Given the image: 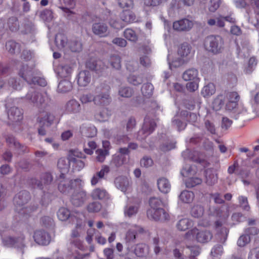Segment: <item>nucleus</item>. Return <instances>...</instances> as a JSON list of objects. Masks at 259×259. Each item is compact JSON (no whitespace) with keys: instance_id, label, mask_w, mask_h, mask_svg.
<instances>
[{"instance_id":"9b49d317","label":"nucleus","mask_w":259,"mask_h":259,"mask_svg":"<svg viewBox=\"0 0 259 259\" xmlns=\"http://www.w3.org/2000/svg\"><path fill=\"white\" fill-rule=\"evenodd\" d=\"M129 150L127 148H121L118 150V153L114 154L110 162L111 168H118L121 166L126 161L125 154H128Z\"/></svg>"},{"instance_id":"774afa93","label":"nucleus","mask_w":259,"mask_h":259,"mask_svg":"<svg viewBox=\"0 0 259 259\" xmlns=\"http://www.w3.org/2000/svg\"><path fill=\"white\" fill-rule=\"evenodd\" d=\"M256 64V60L254 58H250L248 61V66L244 70L246 73H251Z\"/></svg>"},{"instance_id":"864d4df0","label":"nucleus","mask_w":259,"mask_h":259,"mask_svg":"<svg viewBox=\"0 0 259 259\" xmlns=\"http://www.w3.org/2000/svg\"><path fill=\"white\" fill-rule=\"evenodd\" d=\"M119 95L124 98H129L133 94V91L131 89L126 87H121L118 91Z\"/></svg>"},{"instance_id":"de8ad7c7","label":"nucleus","mask_w":259,"mask_h":259,"mask_svg":"<svg viewBox=\"0 0 259 259\" xmlns=\"http://www.w3.org/2000/svg\"><path fill=\"white\" fill-rule=\"evenodd\" d=\"M154 88L150 83L144 84L141 89L143 95L145 97H150L152 95Z\"/></svg>"},{"instance_id":"052dcab7","label":"nucleus","mask_w":259,"mask_h":259,"mask_svg":"<svg viewBox=\"0 0 259 259\" xmlns=\"http://www.w3.org/2000/svg\"><path fill=\"white\" fill-rule=\"evenodd\" d=\"M111 65L113 68L116 69H119L120 68V59L118 56H113L110 59Z\"/></svg>"},{"instance_id":"393cba45","label":"nucleus","mask_w":259,"mask_h":259,"mask_svg":"<svg viewBox=\"0 0 259 259\" xmlns=\"http://www.w3.org/2000/svg\"><path fill=\"white\" fill-rule=\"evenodd\" d=\"M138 208L139 202L138 201L136 200L133 203H132L131 201L129 200L124 208V214L128 217L134 215L137 213Z\"/></svg>"},{"instance_id":"20e7f679","label":"nucleus","mask_w":259,"mask_h":259,"mask_svg":"<svg viewBox=\"0 0 259 259\" xmlns=\"http://www.w3.org/2000/svg\"><path fill=\"white\" fill-rule=\"evenodd\" d=\"M150 208L147 210V217L155 221H165L168 219V214L162 208V200L155 197H151L149 200Z\"/></svg>"},{"instance_id":"c85d7f7f","label":"nucleus","mask_w":259,"mask_h":259,"mask_svg":"<svg viewBox=\"0 0 259 259\" xmlns=\"http://www.w3.org/2000/svg\"><path fill=\"white\" fill-rule=\"evenodd\" d=\"M188 115V112L185 111L183 114L182 113L181 114V119H180V117L178 114L175 116L172 120V123L174 125L176 126L179 131L183 130L186 127V123L183 121L182 120H185V116H187Z\"/></svg>"},{"instance_id":"dca6fc26","label":"nucleus","mask_w":259,"mask_h":259,"mask_svg":"<svg viewBox=\"0 0 259 259\" xmlns=\"http://www.w3.org/2000/svg\"><path fill=\"white\" fill-rule=\"evenodd\" d=\"M193 21L188 19H182L173 23V28L177 31H188L193 26Z\"/></svg>"},{"instance_id":"37998d69","label":"nucleus","mask_w":259,"mask_h":259,"mask_svg":"<svg viewBox=\"0 0 259 259\" xmlns=\"http://www.w3.org/2000/svg\"><path fill=\"white\" fill-rule=\"evenodd\" d=\"M55 71L59 76L62 77H67L72 71L71 67L69 65L58 67L55 69Z\"/></svg>"},{"instance_id":"412c9836","label":"nucleus","mask_w":259,"mask_h":259,"mask_svg":"<svg viewBox=\"0 0 259 259\" xmlns=\"http://www.w3.org/2000/svg\"><path fill=\"white\" fill-rule=\"evenodd\" d=\"M91 75L89 71L84 70L80 71L77 76V81L80 87H86L91 81Z\"/></svg>"},{"instance_id":"4d7b16f0","label":"nucleus","mask_w":259,"mask_h":259,"mask_svg":"<svg viewBox=\"0 0 259 259\" xmlns=\"http://www.w3.org/2000/svg\"><path fill=\"white\" fill-rule=\"evenodd\" d=\"M101 208V205L100 203L94 202L90 203L87 207V209L90 212H96Z\"/></svg>"},{"instance_id":"5fc2aeb1","label":"nucleus","mask_w":259,"mask_h":259,"mask_svg":"<svg viewBox=\"0 0 259 259\" xmlns=\"http://www.w3.org/2000/svg\"><path fill=\"white\" fill-rule=\"evenodd\" d=\"M200 79L189 81L186 84V88L189 92H193L198 90Z\"/></svg>"},{"instance_id":"f8f14e48","label":"nucleus","mask_w":259,"mask_h":259,"mask_svg":"<svg viewBox=\"0 0 259 259\" xmlns=\"http://www.w3.org/2000/svg\"><path fill=\"white\" fill-rule=\"evenodd\" d=\"M114 184L117 189L124 194H127L132 191V181L125 176H119L115 178Z\"/></svg>"},{"instance_id":"4468645a","label":"nucleus","mask_w":259,"mask_h":259,"mask_svg":"<svg viewBox=\"0 0 259 259\" xmlns=\"http://www.w3.org/2000/svg\"><path fill=\"white\" fill-rule=\"evenodd\" d=\"M155 126V123L153 120L146 118L142 130L138 133L137 139L141 140L145 138L154 131Z\"/></svg>"},{"instance_id":"c03bdc74","label":"nucleus","mask_w":259,"mask_h":259,"mask_svg":"<svg viewBox=\"0 0 259 259\" xmlns=\"http://www.w3.org/2000/svg\"><path fill=\"white\" fill-rule=\"evenodd\" d=\"M148 247L146 244H140L136 246L135 249V253L137 256L142 257L148 254Z\"/></svg>"},{"instance_id":"49530a36","label":"nucleus","mask_w":259,"mask_h":259,"mask_svg":"<svg viewBox=\"0 0 259 259\" xmlns=\"http://www.w3.org/2000/svg\"><path fill=\"white\" fill-rule=\"evenodd\" d=\"M109 116L110 114L107 109L104 108L95 115V118L99 121L104 122L108 119Z\"/></svg>"},{"instance_id":"69168bd1","label":"nucleus","mask_w":259,"mask_h":259,"mask_svg":"<svg viewBox=\"0 0 259 259\" xmlns=\"http://www.w3.org/2000/svg\"><path fill=\"white\" fill-rule=\"evenodd\" d=\"M140 164L142 166L147 168L152 166L153 161L150 157L145 156L141 160Z\"/></svg>"},{"instance_id":"7ed1b4c3","label":"nucleus","mask_w":259,"mask_h":259,"mask_svg":"<svg viewBox=\"0 0 259 259\" xmlns=\"http://www.w3.org/2000/svg\"><path fill=\"white\" fill-rule=\"evenodd\" d=\"M214 217L218 218L215 222V229L217 231V237L221 242H224L226 240L229 232L228 229L224 226L228 215L220 209L217 210L215 212L209 216V220L206 219L200 220L198 223V226L203 227L210 226V221H212Z\"/></svg>"},{"instance_id":"0eeeda50","label":"nucleus","mask_w":259,"mask_h":259,"mask_svg":"<svg viewBox=\"0 0 259 259\" xmlns=\"http://www.w3.org/2000/svg\"><path fill=\"white\" fill-rule=\"evenodd\" d=\"M79 100L82 104H86L93 101L97 105L105 106L109 103L110 98L108 93L97 95L96 91L95 95L91 93L83 94L80 96Z\"/></svg>"},{"instance_id":"09e8293b","label":"nucleus","mask_w":259,"mask_h":259,"mask_svg":"<svg viewBox=\"0 0 259 259\" xmlns=\"http://www.w3.org/2000/svg\"><path fill=\"white\" fill-rule=\"evenodd\" d=\"M7 50L11 53H15L19 51V45L16 42L11 40L6 43Z\"/></svg>"},{"instance_id":"6ab92c4d","label":"nucleus","mask_w":259,"mask_h":259,"mask_svg":"<svg viewBox=\"0 0 259 259\" xmlns=\"http://www.w3.org/2000/svg\"><path fill=\"white\" fill-rule=\"evenodd\" d=\"M93 33L100 37H105L108 35L109 32L107 26L103 23H95L92 26Z\"/></svg>"},{"instance_id":"cd10ccee","label":"nucleus","mask_w":259,"mask_h":259,"mask_svg":"<svg viewBox=\"0 0 259 259\" xmlns=\"http://www.w3.org/2000/svg\"><path fill=\"white\" fill-rule=\"evenodd\" d=\"M86 200L85 193L83 191H80L75 194H73L71 198L72 204L76 206H79Z\"/></svg>"},{"instance_id":"f257e3e1","label":"nucleus","mask_w":259,"mask_h":259,"mask_svg":"<svg viewBox=\"0 0 259 259\" xmlns=\"http://www.w3.org/2000/svg\"><path fill=\"white\" fill-rule=\"evenodd\" d=\"M70 163V155L68 158H60L58 162V167L60 169L61 175L58 179V189L62 193L67 194L71 192L73 187L80 188L83 184L80 179H75L70 181L65 177V174L67 173Z\"/></svg>"},{"instance_id":"a19ab883","label":"nucleus","mask_w":259,"mask_h":259,"mask_svg":"<svg viewBox=\"0 0 259 259\" xmlns=\"http://www.w3.org/2000/svg\"><path fill=\"white\" fill-rule=\"evenodd\" d=\"M57 217L59 220L66 221L69 218L73 219V217L70 215V211L65 207H61L57 212Z\"/></svg>"},{"instance_id":"5701e85b","label":"nucleus","mask_w":259,"mask_h":259,"mask_svg":"<svg viewBox=\"0 0 259 259\" xmlns=\"http://www.w3.org/2000/svg\"><path fill=\"white\" fill-rule=\"evenodd\" d=\"M124 225L126 226V228L129 229L128 232L126 235V240L127 242H132L136 238V233L135 231H137L139 233H141L143 231V228L137 226H131L125 224Z\"/></svg>"},{"instance_id":"0e129e2a","label":"nucleus","mask_w":259,"mask_h":259,"mask_svg":"<svg viewBox=\"0 0 259 259\" xmlns=\"http://www.w3.org/2000/svg\"><path fill=\"white\" fill-rule=\"evenodd\" d=\"M237 102V101H234V100L228 101L226 104V109L228 111H231L233 114L234 112H236V109L238 106Z\"/></svg>"},{"instance_id":"3c124183","label":"nucleus","mask_w":259,"mask_h":259,"mask_svg":"<svg viewBox=\"0 0 259 259\" xmlns=\"http://www.w3.org/2000/svg\"><path fill=\"white\" fill-rule=\"evenodd\" d=\"M124 37L128 40L135 41L137 40L138 37L135 32L130 28L126 29L124 32Z\"/></svg>"},{"instance_id":"9d476101","label":"nucleus","mask_w":259,"mask_h":259,"mask_svg":"<svg viewBox=\"0 0 259 259\" xmlns=\"http://www.w3.org/2000/svg\"><path fill=\"white\" fill-rule=\"evenodd\" d=\"M26 98L38 107H45L48 104L50 101V99L45 92L39 93L38 92L33 93L31 91H29L26 96Z\"/></svg>"},{"instance_id":"c9c22d12","label":"nucleus","mask_w":259,"mask_h":259,"mask_svg":"<svg viewBox=\"0 0 259 259\" xmlns=\"http://www.w3.org/2000/svg\"><path fill=\"white\" fill-rule=\"evenodd\" d=\"M215 90L214 84L209 83L203 88L201 94L205 98H209L215 93Z\"/></svg>"},{"instance_id":"6e6552de","label":"nucleus","mask_w":259,"mask_h":259,"mask_svg":"<svg viewBox=\"0 0 259 259\" xmlns=\"http://www.w3.org/2000/svg\"><path fill=\"white\" fill-rule=\"evenodd\" d=\"M190 53L191 49L189 45L187 44H184L179 48L178 52V55L181 58L179 59L178 60H172L171 61L170 54L168 51L167 61L169 68L172 69V68L177 67L187 61L190 57Z\"/></svg>"},{"instance_id":"473e14b6","label":"nucleus","mask_w":259,"mask_h":259,"mask_svg":"<svg viewBox=\"0 0 259 259\" xmlns=\"http://www.w3.org/2000/svg\"><path fill=\"white\" fill-rule=\"evenodd\" d=\"M72 89V83L67 79L60 81L58 86V91L60 93H66L70 91Z\"/></svg>"},{"instance_id":"338daca9","label":"nucleus","mask_w":259,"mask_h":259,"mask_svg":"<svg viewBox=\"0 0 259 259\" xmlns=\"http://www.w3.org/2000/svg\"><path fill=\"white\" fill-rule=\"evenodd\" d=\"M221 0H210L208 10L210 12H215L219 7Z\"/></svg>"},{"instance_id":"f3484780","label":"nucleus","mask_w":259,"mask_h":259,"mask_svg":"<svg viewBox=\"0 0 259 259\" xmlns=\"http://www.w3.org/2000/svg\"><path fill=\"white\" fill-rule=\"evenodd\" d=\"M34 241L39 245H47L51 241L49 234L44 230H37L33 236Z\"/></svg>"},{"instance_id":"e433bc0d","label":"nucleus","mask_w":259,"mask_h":259,"mask_svg":"<svg viewBox=\"0 0 259 259\" xmlns=\"http://www.w3.org/2000/svg\"><path fill=\"white\" fill-rule=\"evenodd\" d=\"M225 96L220 94L217 96L212 102V108L215 111L220 110L224 105Z\"/></svg>"},{"instance_id":"58836bf2","label":"nucleus","mask_w":259,"mask_h":259,"mask_svg":"<svg viewBox=\"0 0 259 259\" xmlns=\"http://www.w3.org/2000/svg\"><path fill=\"white\" fill-rule=\"evenodd\" d=\"M193 224V222L189 219H182L177 224V227L180 231H185Z\"/></svg>"},{"instance_id":"72a5a7b5","label":"nucleus","mask_w":259,"mask_h":259,"mask_svg":"<svg viewBox=\"0 0 259 259\" xmlns=\"http://www.w3.org/2000/svg\"><path fill=\"white\" fill-rule=\"evenodd\" d=\"M206 183L208 185L214 184L218 180V177L215 171L211 169L205 170Z\"/></svg>"},{"instance_id":"423d86ee","label":"nucleus","mask_w":259,"mask_h":259,"mask_svg":"<svg viewBox=\"0 0 259 259\" xmlns=\"http://www.w3.org/2000/svg\"><path fill=\"white\" fill-rule=\"evenodd\" d=\"M181 172L185 178L187 187H193L202 183L201 179L197 176V167L195 165L186 164Z\"/></svg>"},{"instance_id":"bb28decb","label":"nucleus","mask_w":259,"mask_h":259,"mask_svg":"<svg viewBox=\"0 0 259 259\" xmlns=\"http://www.w3.org/2000/svg\"><path fill=\"white\" fill-rule=\"evenodd\" d=\"M183 78L185 81H191L200 79L198 76V71L194 68H191L185 71L183 74Z\"/></svg>"},{"instance_id":"a18cd8bd","label":"nucleus","mask_w":259,"mask_h":259,"mask_svg":"<svg viewBox=\"0 0 259 259\" xmlns=\"http://www.w3.org/2000/svg\"><path fill=\"white\" fill-rule=\"evenodd\" d=\"M225 17L219 15L214 19H210L207 21V23L209 26L217 25L220 27H223L225 26Z\"/></svg>"},{"instance_id":"2eb2a0df","label":"nucleus","mask_w":259,"mask_h":259,"mask_svg":"<svg viewBox=\"0 0 259 259\" xmlns=\"http://www.w3.org/2000/svg\"><path fill=\"white\" fill-rule=\"evenodd\" d=\"M55 43V48H52L53 51L55 49L64 52H67L69 51V42L67 37L63 34L58 33L56 35Z\"/></svg>"},{"instance_id":"e2e57ef3","label":"nucleus","mask_w":259,"mask_h":259,"mask_svg":"<svg viewBox=\"0 0 259 259\" xmlns=\"http://www.w3.org/2000/svg\"><path fill=\"white\" fill-rule=\"evenodd\" d=\"M251 50V47L247 44L242 46V49L239 51L238 55L240 57L244 56L245 57L249 56V52Z\"/></svg>"},{"instance_id":"f03ea898","label":"nucleus","mask_w":259,"mask_h":259,"mask_svg":"<svg viewBox=\"0 0 259 259\" xmlns=\"http://www.w3.org/2000/svg\"><path fill=\"white\" fill-rule=\"evenodd\" d=\"M212 237V233L208 230L199 229L196 227L189 230L185 234V240L187 247L191 252L192 256H197L200 252V249L197 246H190L189 244L194 242L205 243L209 242Z\"/></svg>"},{"instance_id":"603ef678","label":"nucleus","mask_w":259,"mask_h":259,"mask_svg":"<svg viewBox=\"0 0 259 259\" xmlns=\"http://www.w3.org/2000/svg\"><path fill=\"white\" fill-rule=\"evenodd\" d=\"M204 212L203 208L200 205L194 206L191 210V215L194 218H200L201 217Z\"/></svg>"},{"instance_id":"4be33fe9","label":"nucleus","mask_w":259,"mask_h":259,"mask_svg":"<svg viewBox=\"0 0 259 259\" xmlns=\"http://www.w3.org/2000/svg\"><path fill=\"white\" fill-rule=\"evenodd\" d=\"M9 119L12 122H18L22 119L23 113L21 109L12 107L8 112Z\"/></svg>"},{"instance_id":"6e6d98bb","label":"nucleus","mask_w":259,"mask_h":259,"mask_svg":"<svg viewBox=\"0 0 259 259\" xmlns=\"http://www.w3.org/2000/svg\"><path fill=\"white\" fill-rule=\"evenodd\" d=\"M236 110V112H234L232 114V116L236 119L240 116L245 115L247 113L246 109L241 105L238 106Z\"/></svg>"},{"instance_id":"a211bd4d","label":"nucleus","mask_w":259,"mask_h":259,"mask_svg":"<svg viewBox=\"0 0 259 259\" xmlns=\"http://www.w3.org/2000/svg\"><path fill=\"white\" fill-rule=\"evenodd\" d=\"M82 157L81 156L79 155L78 152L76 151L73 152L72 156L70 155V163L74 169L79 171L84 167V162L80 159Z\"/></svg>"},{"instance_id":"ea45409f","label":"nucleus","mask_w":259,"mask_h":259,"mask_svg":"<svg viewBox=\"0 0 259 259\" xmlns=\"http://www.w3.org/2000/svg\"><path fill=\"white\" fill-rule=\"evenodd\" d=\"M120 18L125 23H132L136 20L135 15L130 10L123 11L120 14Z\"/></svg>"},{"instance_id":"ddd939ff","label":"nucleus","mask_w":259,"mask_h":259,"mask_svg":"<svg viewBox=\"0 0 259 259\" xmlns=\"http://www.w3.org/2000/svg\"><path fill=\"white\" fill-rule=\"evenodd\" d=\"M54 115L48 112L40 113L38 117V122L39 123V126H41V127L38 129V133L40 135H44L45 134V131L43 130L42 127L50 126L54 120Z\"/></svg>"},{"instance_id":"aec40b11","label":"nucleus","mask_w":259,"mask_h":259,"mask_svg":"<svg viewBox=\"0 0 259 259\" xmlns=\"http://www.w3.org/2000/svg\"><path fill=\"white\" fill-rule=\"evenodd\" d=\"M29 199V194L26 191L20 192L17 194L14 199V203L16 205L17 210H19L18 207H20L26 203Z\"/></svg>"},{"instance_id":"8fccbe9b","label":"nucleus","mask_w":259,"mask_h":259,"mask_svg":"<svg viewBox=\"0 0 259 259\" xmlns=\"http://www.w3.org/2000/svg\"><path fill=\"white\" fill-rule=\"evenodd\" d=\"M97 154L96 159L98 161L103 162L106 157L109 154V151L108 150L98 149L96 151Z\"/></svg>"},{"instance_id":"13d9d810","label":"nucleus","mask_w":259,"mask_h":259,"mask_svg":"<svg viewBox=\"0 0 259 259\" xmlns=\"http://www.w3.org/2000/svg\"><path fill=\"white\" fill-rule=\"evenodd\" d=\"M250 241V238L248 235H242L239 238L237 244L240 247H244Z\"/></svg>"},{"instance_id":"2f4dec72","label":"nucleus","mask_w":259,"mask_h":259,"mask_svg":"<svg viewBox=\"0 0 259 259\" xmlns=\"http://www.w3.org/2000/svg\"><path fill=\"white\" fill-rule=\"evenodd\" d=\"M194 198V194L193 192L185 190L181 192L179 195V200L185 203H191Z\"/></svg>"},{"instance_id":"7c9ffc66","label":"nucleus","mask_w":259,"mask_h":259,"mask_svg":"<svg viewBox=\"0 0 259 259\" xmlns=\"http://www.w3.org/2000/svg\"><path fill=\"white\" fill-rule=\"evenodd\" d=\"M53 178L49 173H45L41 176L40 181L37 184V187L40 189L47 188L52 182Z\"/></svg>"},{"instance_id":"79ce46f5","label":"nucleus","mask_w":259,"mask_h":259,"mask_svg":"<svg viewBox=\"0 0 259 259\" xmlns=\"http://www.w3.org/2000/svg\"><path fill=\"white\" fill-rule=\"evenodd\" d=\"M102 66V62L98 61L95 64L93 63V65H91L90 62L87 63V66L91 69L95 70L97 73L100 75H103L104 72L106 69L105 66Z\"/></svg>"},{"instance_id":"39448f33","label":"nucleus","mask_w":259,"mask_h":259,"mask_svg":"<svg viewBox=\"0 0 259 259\" xmlns=\"http://www.w3.org/2000/svg\"><path fill=\"white\" fill-rule=\"evenodd\" d=\"M35 71L34 70V65L32 62L24 65L20 71L19 74L28 83H33L40 86L44 87L47 84V81L45 78L33 76Z\"/></svg>"},{"instance_id":"c756f323","label":"nucleus","mask_w":259,"mask_h":259,"mask_svg":"<svg viewBox=\"0 0 259 259\" xmlns=\"http://www.w3.org/2000/svg\"><path fill=\"white\" fill-rule=\"evenodd\" d=\"M79 232L77 230H73L71 233L72 240L71 242L75 249L76 248L79 249L80 251H82L84 249V247L81 240L77 238V237L79 236Z\"/></svg>"},{"instance_id":"a878e982","label":"nucleus","mask_w":259,"mask_h":259,"mask_svg":"<svg viewBox=\"0 0 259 259\" xmlns=\"http://www.w3.org/2000/svg\"><path fill=\"white\" fill-rule=\"evenodd\" d=\"M157 186L159 190L163 193H168L171 189V185L168 180L165 178H159L157 180Z\"/></svg>"},{"instance_id":"f704fd0d","label":"nucleus","mask_w":259,"mask_h":259,"mask_svg":"<svg viewBox=\"0 0 259 259\" xmlns=\"http://www.w3.org/2000/svg\"><path fill=\"white\" fill-rule=\"evenodd\" d=\"M80 131L82 134L88 137H93L97 134V129L94 125H83L80 127Z\"/></svg>"},{"instance_id":"1a4fd4ad","label":"nucleus","mask_w":259,"mask_h":259,"mask_svg":"<svg viewBox=\"0 0 259 259\" xmlns=\"http://www.w3.org/2000/svg\"><path fill=\"white\" fill-rule=\"evenodd\" d=\"M204 46L206 50L214 54L221 53L224 48V40L220 36L210 35L204 40Z\"/></svg>"},{"instance_id":"680f3d73","label":"nucleus","mask_w":259,"mask_h":259,"mask_svg":"<svg viewBox=\"0 0 259 259\" xmlns=\"http://www.w3.org/2000/svg\"><path fill=\"white\" fill-rule=\"evenodd\" d=\"M118 3L119 6L123 9H127L126 10H130L134 6L132 0H119Z\"/></svg>"},{"instance_id":"4c0bfd02","label":"nucleus","mask_w":259,"mask_h":259,"mask_svg":"<svg viewBox=\"0 0 259 259\" xmlns=\"http://www.w3.org/2000/svg\"><path fill=\"white\" fill-rule=\"evenodd\" d=\"M66 109L68 112L75 113L79 111L80 105L77 101L72 99L67 103Z\"/></svg>"},{"instance_id":"b1692460","label":"nucleus","mask_w":259,"mask_h":259,"mask_svg":"<svg viewBox=\"0 0 259 259\" xmlns=\"http://www.w3.org/2000/svg\"><path fill=\"white\" fill-rule=\"evenodd\" d=\"M91 196L94 199L107 200L109 198L108 192L103 188H96L91 193Z\"/></svg>"},{"instance_id":"bf43d9fd","label":"nucleus","mask_w":259,"mask_h":259,"mask_svg":"<svg viewBox=\"0 0 259 259\" xmlns=\"http://www.w3.org/2000/svg\"><path fill=\"white\" fill-rule=\"evenodd\" d=\"M69 49L72 52H79L81 50L82 45L79 41H73L69 43Z\"/></svg>"}]
</instances>
